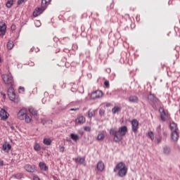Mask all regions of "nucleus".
<instances>
[{
	"mask_svg": "<svg viewBox=\"0 0 180 180\" xmlns=\"http://www.w3.org/2000/svg\"><path fill=\"white\" fill-rule=\"evenodd\" d=\"M128 131L129 129L127 127L122 126L120 127L118 130L115 129H110V134L113 136V140L115 143H119L123 140V137L127 134Z\"/></svg>",
	"mask_w": 180,
	"mask_h": 180,
	"instance_id": "1",
	"label": "nucleus"
},
{
	"mask_svg": "<svg viewBox=\"0 0 180 180\" xmlns=\"http://www.w3.org/2000/svg\"><path fill=\"white\" fill-rule=\"evenodd\" d=\"M127 170L128 169L127 167H126V164L123 162H120L116 165L113 172H117V175L120 178H124V176L127 174Z\"/></svg>",
	"mask_w": 180,
	"mask_h": 180,
	"instance_id": "2",
	"label": "nucleus"
},
{
	"mask_svg": "<svg viewBox=\"0 0 180 180\" xmlns=\"http://www.w3.org/2000/svg\"><path fill=\"white\" fill-rule=\"evenodd\" d=\"M18 119L25 120V123L32 122V116L27 113V110L22 108L18 112Z\"/></svg>",
	"mask_w": 180,
	"mask_h": 180,
	"instance_id": "3",
	"label": "nucleus"
},
{
	"mask_svg": "<svg viewBox=\"0 0 180 180\" xmlns=\"http://www.w3.org/2000/svg\"><path fill=\"white\" fill-rule=\"evenodd\" d=\"M1 78L6 85H10L11 86L13 85V77L12 74L2 75Z\"/></svg>",
	"mask_w": 180,
	"mask_h": 180,
	"instance_id": "4",
	"label": "nucleus"
},
{
	"mask_svg": "<svg viewBox=\"0 0 180 180\" xmlns=\"http://www.w3.org/2000/svg\"><path fill=\"white\" fill-rule=\"evenodd\" d=\"M8 96L10 101L13 102H18V98H16V94H15V90L13 88L10 87L8 90Z\"/></svg>",
	"mask_w": 180,
	"mask_h": 180,
	"instance_id": "5",
	"label": "nucleus"
},
{
	"mask_svg": "<svg viewBox=\"0 0 180 180\" xmlns=\"http://www.w3.org/2000/svg\"><path fill=\"white\" fill-rule=\"evenodd\" d=\"M159 112L160 113V118L162 122H165L167 117H168V110H165L162 107L159 108Z\"/></svg>",
	"mask_w": 180,
	"mask_h": 180,
	"instance_id": "6",
	"label": "nucleus"
},
{
	"mask_svg": "<svg viewBox=\"0 0 180 180\" xmlns=\"http://www.w3.org/2000/svg\"><path fill=\"white\" fill-rule=\"evenodd\" d=\"M103 96V92L101 90H96L91 93V99H99Z\"/></svg>",
	"mask_w": 180,
	"mask_h": 180,
	"instance_id": "7",
	"label": "nucleus"
},
{
	"mask_svg": "<svg viewBox=\"0 0 180 180\" xmlns=\"http://www.w3.org/2000/svg\"><path fill=\"white\" fill-rule=\"evenodd\" d=\"M45 11H46V8H44L41 6V8L37 7L34 9V11L33 12V16L34 18H37V16H40V15H41V13H43V12Z\"/></svg>",
	"mask_w": 180,
	"mask_h": 180,
	"instance_id": "8",
	"label": "nucleus"
},
{
	"mask_svg": "<svg viewBox=\"0 0 180 180\" xmlns=\"http://www.w3.org/2000/svg\"><path fill=\"white\" fill-rule=\"evenodd\" d=\"M0 117H1V120H6V119H8V117H9V113H8V112H6V110H5V109L2 108L0 110Z\"/></svg>",
	"mask_w": 180,
	"mask_h": 180,
	"instance_id": "9",
	"label": "nucleus"
},
{
	"mask_svg": "<svg viewBox=\"0 0 180 180\" xmlns=\"http://www.w3.org/2000/svg\"><path fill=\"white\" fill-rule=\"evenodd\" d=\"M139 121L137 120H133L131 121L132 131L134 133H137V130H139Z\"/></svg>",
	"mask_w": 180,
	"mask_h": 180,
	"instance_id": "10",
	"label": "nucleus"
},
{
	"mask_svg": "<svg viewBox=\"0 0 180 180\" xmlns=\"http://www.w3.org/2000/svg\"><path fill=\"white\" fill-rule=\"evenodd\" d=\"M85 122H86L85 117L82 115L78 116L75 121L76 124H84Z\"/></svg>",
	"mask_w": 180,
	"mask_h": 180,
	"instance_id": "11",
	"label": "nucleus"
},
{
	"mask_svg": "<svg viewBox=\"0 0 180 180\" xmlns=\"http://www.w3.org/2000/svg\"><path fill=\"white\" fill-rule=\"evenodd\" d=\"M24 168L27 172H36V166L34 165H26Z\"/></svg>",
	"mask_w": 180,
	"mask_h": 180,
	"instance_id": "12",
	"label": "nucleus"
},
{
	"mask_svg": "<svg viewBox=\"0 0 180 180\" xmlns=\"http://www.w3.org/2000/svg\"><path fill=\"white\" fill-rule=\"evenodd\" d=\"M6 33V24L0 22V36H5Z\"/></svg>",
	"mask_w": 180,
	"mask_h": 180,
	"instance_id": "13",
	"label": "nucleus"
},
{
	"mask_svg": "<svg viewBox=\"0 0 180 180\" xmlns=\"http://www.w3.org/2000/svg\"><path fill=\"white\" fill-rule=\"evenodd\" d=\"M171 138L173 141H178V139H179V134H178V131H172L171 134Z\"/></svg>",
	"mask_w": 180,
	"mask_h": 180,
	"instance_id": "14",
	"label": "nucleus"
},
{
	"mask_svg": "<svg viewBox=\"0 0 180 180\" xmlns=\"http://www.w3.org/2000/svg\"><path fill=\"white\" fill-rule=\"evenodd\" d=\"M12 148V146L9 143H4L2 146V150L4 153H9V150Z\"/></svg>",
	"mask_w": 180,
	"mask_h": 180,
	"instance_id": "15",
	"label": "nucleus"
},
{
	"mask_svg": "<svg viewBox=\"0 0 180 180\" xmlns=\"http://www.w3.org/2000/svg\"><path fill=\"white\" fill-rule=\"evenodd\" d=\"M171 131H178V124L176 123L172 122L169 124Z\"/></svg>",
	"mask_w": 180,
	"mask_h": 180,
	"instance_id": "16",
	"label": "nucleus"
},
{
	"mask_svg": "<svg viewBox=\"0 0 180 180\" xmlns=\"http://www.w3.org/2000/svg\"><path fill=\"white\" fill-rule=\"evenodd\" d=\"M39 167L41 171H49V167H47V165H46V163H44V162H40L39 164Z\"/></svg>",
	"mask_w": 180,
	"mask_h": 180,
	"instance_id": "17",
	"label": "nucleus"
},
{
	"mask_svg": "<svg viewBox=\"0 0 180 180\" xmlns=\"http://www.w3.org/2000/svg\"><path fill=\"white\" fill-rule=\"evenodd\" d=\"M129 101L131 102V103H138L139 97H137V96H131L129 97Z\"/></svg>",
	"mask_w": 180,
	"mask_h": 180,
	"instance_id": "18",
	"label": "nucleus"
},
{
	"mask_svg": "<svg viewBox=\"0 0 180 180\" xmlns=\"http://www.w3.org/2000/svg\"><path fill=\"white\" fill-rule=\"evenodd\" d=\"M51 0H42L41 1V7H43L44 9H47V6L50 4Z\"/></svg>",
	"mask_w": 180,
	"mask_h": 180,
	"instance_id": "19",
	"label": "nucleus"
},
{
	"mask_svg": "<svg viewBox=\"0 0 180 180\" xmlns=\"http://www.w3.org/2000/svg\"><path fill=\"white\" fill-rule=\"evenodd\" d=\"M148 99L150 101V102H158V98L155 97L153 94H150L148 96Z\"/></svg>",
	"mask_w": 180,
	"mask_h": 180,
	"instance_id": "20",
	"label": "nucleus"
},
{
	"mask_svg": "<svg viewBox=\"0 0 180 180\" xmlns=\"http://www.w3.org/2000/svg\"><path fill=\"white\" fill-rule=\"evenodd\" d=\"M97 169L98 171H103V169H105V164L101 161L98 162L97 164Z\"/></svg>",
	"mask_w": 180,
	"mask_h": 180,
	"instance_id": "21",
	"label": "nucleus"
},
{
	"mask_svg": "<svg viewBox=\"0 0 180 180\" xmlns=\"http://www.w3.org/2000/svg\"><path fill=\"white\" fill-rule=\"evenodd\" d=\"M73 160L76 164H84L85 165V158H75Z\"/></svg>",
	"mask_w": 180,
	"mask_h": 180,
	"instance_id": "22",
	"label": "nucleus"
},
{
	"mask_svg": "<svg viewBox=\"0 0 180 180\" xmlns=\"http://www.w3.org/2000/svg\"><path fill=\"white\" fill-rule=\"evenodd\" d=\"M120 110H122V107H119V106H115L112 109V112L113 115H116V113H118V112H120Z\"/></svg>",
	"mask_w": 180,
	"mask_h": 180,
	"instance_id": "23",
	"label": "nucleus"
},
{
	"mask_svg": "<svg viewBox=\"0 0 180 180\" xmlns=\"http://www.w3.org/2000/svg\"><path fill=\"white\" fill-rule=\"evenodd\" d=\"M28 110H29L30 113L31 115H32V116H37V110H36L34 108H30L28 109Z\"/></svg>",
	"mask_w": 180,
	"mask_h": 180,
	"instance_id": "24",
	"label": "nucleus"
},
{
	"mask_svg": "<svg viewBox=\"0 0 180 180\" xmlns=\"http://www.w3.org/2000/svg\"><path fill=\"white\" fill-rule=\"evenodd\" d=\"M13 178H15V179H22L23 178V174L22 173H17L13 175Z\"/></svg>",
	"mask_w": 180,
	"mask_h": 180,
	"instance_id": "25",
	"label": "nucleus"
},
{
	"mask_svg": "<svg viewBox=\"0 0 180 180\" xmlns=\"http://www.w3.org/2000/svg\"><path fill=\"white\" fill-rule=\"evenodd\" d=\"M43 143L45 146H51V139L45 138L43 140Z\"/></svg>",
	"mask_w": 180,
	"mask_h": 180,
	"instance_id": "26",
	"label": "nucleus"
},
{
	"mask_svg": "<svg viewBox=\"0 0 180 180\" xmlns=\"http://www.w3.org/2000/svg\"><path fill=\"white\" fill-rule=\"evenodd\" d=\"M163 153L164 154L168 155L171 153V148L168 146H165L163 148Z\"/></svg>",
	"mask_w": 180,
	"mask_h": 180,
	"instance_id": "27",
	"label": "nucleus"
},
{
	"mask_svg": "<svg viewBox=\"0 0 180 180\" xmlns=\"http://www.w3.org/2000/svg\"><path fill=\"white\" fill-rule=\"evenodd\" d=\"M70 137L73 141H77V140H79V136L75 134H71Z\"/></svg>",
	"mask_w": 180,
	"mask_h": 180,
	"instance_id": "28",
	"label": "nucleus"
},
{
	"mask_svg": "<svg viewBox=\"0 0 180 180\" xmlns=\"http://www.w3.org/2000/svg\"><path fill=\"white\" fill-rule=\"evenodd\" d=\"M34 151H40V150H41V147L40 146V144L37 143H34Z\"/></svg>",
	"mask_w": 180,
	"mask_h": 180,
	"instance_id": "29",
	"label": "nucleus"
},
{
	"mask_svg": "<svg viewBox=\"0 0 180 180\" xmlns=\"http://www.w3.org/2000/svg\"><path fill=\"white\" fill-rule=\"evenodd\" d=\"M7 49L8 50H12V49H13V41H8L7 44Z\"/></svg>",
	"mask_w": 180,
	"mask_h": 180,
	"instance_id": "30",
	"label": "nucleus"
},
{
	"mask_svg": "<svg viewBox=\"0 0 180 180\" xmlns=\"http://www.w3.org/2000/svg\"><path fill=\"white\" fill-rule=\"evenodd\" d=\"M12 5H13V1L10 0V1H7L6 4V6L7 8H12Z\"/></svg>",
	"mask_w": 180,
	"mask_h": 180,
	"instance_id": "31",
	"label": "nucleus"
},
{
	"mask_svg": "<svg viewBox=\"0 0 180 180\" xmlns=\"http://www.w3.org/2000/svg\"><path fill=\"white\" fill-rule=\"evenodd\" d=\"M103 139H105V134H103V133L98 134L97 136V140H98V141H101V140H103Z\"/></svg>",
	"mask_w": 180,
	"mask_h": 180,
	"instance_id": "32",
	"label": "nucleus"
},
{
	"mask_svg": "<svg viewBox=\"0 0 180 180\" xmlns=\"http://www.w3.org/2000/svg\"><path fill=\"white\" fill-rule=\"evenodd\" d=\"M148 137L150 139V140H154V132L153 131H149L148 133Z\"/></svg>",
	"mask_w": 180,
	"mask_h": 180,
	"instance_id": "33",
	"label": "nucleus"
},
{
	"mask_svg": "<svg viewBox=\"0 0 180 180\" xmlns=\"http://www.w3.org/2000/svg\"><path fill=\"white\" fill-rule=\"evenodd\" d=\"M88 116L91 119V117H94V113L91 111H89Z\"/></svg>",
	"mask_w": 180,
	"mask_h": 180,
	"instance_id": "34",
	"label": "nucleus"
},
{
	"mask_svg": "<svg viewBox=\"0 0 180 180\" xmlns=\"http://www.w3.org/2000/svg\"><path fill=\"white\" fill-rule=\"evenodd\" d=\"M161 140H162V138H161V136H160L159 138L156 139V143L158 144H160V143H161Z\"/></svg>",
	"mask_w": 180,
	"mask_h": 180,
	"instance_id": "35",
	"label": "nucleus"
},
{
	"mask_svg": "<svg viewBox=\"0 0 180 180\" xmlns=\"http://www.w3.org/2000/svg\"><path fill=\"white\" fill-rule=\"evenodd\" d=\"M104 85H105V86H106V88H109V86H110L109 81H105L104 82Z\"/></svg>",
	"mask_w": 180,
	"mask_h": 180,
	"instance_id": "36",
	"label": "nucleus"
},
{
	"mask_svg": "<svg viewBox=\"0 0 180 180\" xmlns=\"http://www.w3.org/2000/svg\"><path fill=\"white\" fill-rule=\"evenodd\" d=\"M64 150H65L64 146L59 147V150L60 151V153H64Z\"/></svg>",
	"mask_w": 180,
	"mask_h": 180,
	"instance_id": "37",
	"label": "nucleus"
},
{
	"mask_svg": "<svg viewBox=\"0 0 180 180\" xmlns=\"http://www.w3.org/2000/svg\"><path fill=\"white\" fill-rule=\"evenodd\" d=\"M19 92H25V87L20 86L19 87Z\"/></svg>",
	"mask_w": 180,
	"mask_h": 180,
	"instance_id": "38",
	"label": "nucleus"
},
{
	"mask_svg": "<svg viewBox=\"0 0 180 180\" xmlns=\"http://www.w3.org/2000/svg\"><path fill=\"white\" fill-rule=\"evenodd\" d=\"M0 94L1 96H3L4 99H5L6 98V94H5V93L1 91Z\"/></svg>",
	"mask_w": 180,
	"mask_h": 180,
	"instance_id": "39",
	"label": "nucleus"
},
{
	"mask_svg": "<svg viewBox=\"0 0 180 180\" xmlns=\"http://www.w3.org/2000/svg\"><path fill=\"white\" fill-rule=\"evenodd\" d=\"M162 134H163V136L165 137V139H166L167 137V136H168V134L167 133L166 131H164Z\"/></svg>",
	"mask_w": 180,
	"mask_h": 180,
	"instance_id": "40",
	"label": "nucleus"
},
{
	"mask_svg": "<svg viewBox=\"0 0 180 180\" xmlns=\"http://www.w3.org/2000/svg\"><path fill=\"white\" fill-rule=\"evenodd\" d=\"M84 130H85V131H91V127H84Z\"/></svg>",
	"mask_w": 180,
	"mask_h": 180,
	"instance_id": "41",
	"label": "nucleus"
},
{
	"mask_svg": "<svg viewBox=\"0 0 180 180\" xmlns=\"http://www.w3.org/2000/svg\"><path fill=\"white\" fill-rule=\"evenodd\" d=\"M24 2H25V0H18V5H22V4H23Z\"/></svg>",
	"mask_w": 180,
	"mask_h": 180,
	"instance_id": "42",
	"label": "nucleus"
},
{
	"mask_svg": "<svg viewBox=\"0 0 180 180\" xmlns=\"http://www.w3.org/2000/svg\"><path fill=\"white\" fill-rule=\"evenodd\" d=\"M11 30H16V25H11Z\"/></svg>",
	"mask_w": 180,
	"mask_h": 180,
	"instance_id": "43",
	"label": "nucleus"
},
{
	"mask_svg": "<svg viewBox=\"0 0 180 180\" xmlns=\"http://www.w3.org/2000/svg\"><path fill=\"white\" fill-rule=\"evenodd\" d=\"M33 180H40V178H39V176H34Z\"/></svg>",
	"mask_w": 180,
	"mask_h": 180,
	"instance_id": "44",
	"label": "nucleus"
},
{
	"mask_svg": "<svg viewBox=\"0 0 180 180\" xmlns=\"http://www.w3.org/2000/svg\"><path fill=\"white\" fill-rule=\"evenodd\" d=\"M71 111L75 110V112H77V110H79V108H71L70 109Z\"/></svg>",
	"mask_w": 180,
	"mask_h": 180,
	"instance_id": "45",
	"label": "nucleus"
},
{
	"mask_svg": "<svg viewBox=\"0 0 180 180\" xmlns=\"http://www.w3.org/2000/svg\"><path fill=\"white\" fill-rule=\"evenodd\" d=\"M0 167H4V160H0Z\"/></svg>",
	"mask_w": 180,
	"mask_h": 180,
	"instance_id": "46",
	"label": "nucleus"
},
{
	"mask_svg": "<svg viewBox=\"0 0 180 180\" xmlns=\"http://www.w3.org/2000/svg\"><path fill=\"white\" fill-rule=\"evenodd\" d=\"M0 63H2V58L0 57Z\"/></svg>",
	"mask_w": 180,
	"mask_h": 180,
	"instance_id": "47",
	"label": "nucleus"
},
{
	"mask_svg": "<svg viewBox=\"0 0 180 180\" xmlns=\"http://www.w3.org/2000/svg\"><path fill=\"white\" fill-rule=\"evenodd\" d=\"M159 129H161V125H159Z\"/></svg>",
	"mask_w": 180,
	"mask_h": 180,
	"instance_id": "48",
	"label": "nucleus"
},
{
	"mask_svg": "<svg viewBox=\"0 0 180 180\" xmlns=\"http://www.w3.org/2000/svg\"><path fill=\"white\" fill-rule=\"evenodd\" d=\"M37 23H39V21H37Z\"/></svg>",
	"mask_w": 180,
	"mask_h": 180,
	"instance_id": "49",
	"label": "nucleus"
}]
</instances>
